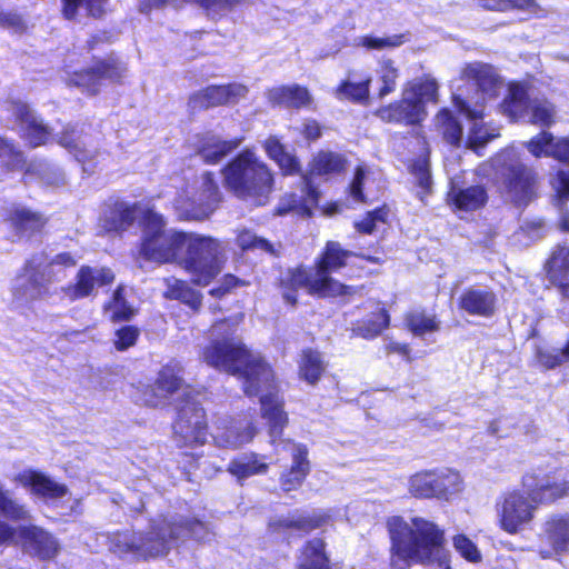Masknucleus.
Returning a JSON list of instances; mask_svg holds the SVG:
<instances>
[{
	"instance_id": "obj_7",
	"label": "nucleus",
	"mask_w": 569,
	"mask_h": 569,
	"mask_svg": "<svg viewBox=\"0 0 569 569\" xmlns=\"http://www.w3.org/2000/svg\"><path fill=\"white\" fill-rule=\"evenodd\" d=\"M173 517L152 520L146 532H117L110 537L109 549L122 556L133 555L138 559L158 558L168 555L170 548L179 540Z\"/></svg>"
},
{
	"instance_id": "obj_55",
	"label": "nucleus",
	"mask_w": 569,
	"mask_h": 569,
	"mask_svg": "<svg viewBox=\"0 0 569 569\" xmlns=\"http://www.w3.org/2000/svg\"><path fill=\"white\" fill-rule=\"evenodd\" d=\"M106 310L111 313L110 317L114 321L129 320L134 315L133 308L123 297L122 287H118L113 292L112 300L106 306Z\"/></svg>"
},
{
	"instance_id": "obj_39",
	"label": "nucleus",
	"mask_w": 569,
	"mask_h": 569,
	"mask_svg": "<svg viewBox=\"0 0 569 569\" xmlns=\"http://www.w3.org/2000/svg\"><path fill=\"white\" fill-rule=\"evenodd\" d=\"M264 150L269 158L277 162L284 174L299 172L300 167L297 158L287 152L283 144L276 137H270L266 140Z\"/></svg>"
},
{
	"instance_id": "obj_62",
	"label": "nucleus",
	"mask_w": 569,
	"mask_h": 569,
	"mask_svg": "<svg viewBox=\"0 0 569 569\" xmlns=\"http://www.w3.org/2000/svg\"><path fill=\"white\" fill-rule=\"evenodd\" d=\"M412 173L422 189L428 190L430 188L431 176L426 161H419L415 163Z\"/></svg>"
},
{
	"instance_id": "obj_35",
	"label": "nucleus",
	"mask_w": 569,
	"mask_h": 569,
	"mask_svg": "<svg viewBox=\"0 0 569 569\" xmlns=\"http://www.w3.org/2000/svg\"><path fill=\"white\" fill-rule=\"evenodd\" d=\"M241 139L221 140L219 137L209 134L204 137L198 154L201 159L209 163L214 164L223 159L228 153L239 147Z\"/></svg>"
},
{
	"instance_id": "obj_9",
	"label": "nucleus",
	"mask_w": 569,
	"mask_h": 569,
	"mask_svg": "<svg viewBox=\"0 0 569 569\" xmlns=\"http://www.w3.org/2000/svg\"><path fill=\"white\" fill-rule=\"evenodd\" d=\"M350 254L351 252L343 250L339 242L329 241L315 274L311 276L307 271L299 269L292 273V283L307 287L310 292L320 297L353 295L356 292L353 287L345 286L329 276V272L342 268Z\"/></svg>"
},
{
	"instance_id": "obj_10",
	"label": "nucleus",
	"mask_w": 569,
	"mask_h": 569,
	"mask_svg": "<svg viewBox=\"0 0 569 569\" xmlns=\"http://www.w3.org/2000/svg\"><path fill=\"white\" fill-rule=\"evenodd\" d=\"M493 167L501 179L507 197L517 206H527L536 196V174L526 167L511 148L493 159Z\"/></svg>"
},
{
	"instance_id": "obj_48",
	"label": "nucleus",
	"mask_w": 569,
	"mask_h": 569,
	"mask_svg": "<svg viewBox=\"0 0 569 569\" xmlns=\"http://www.w3.org/2000/svg\"><path fill=\"white\" fill-rule=\"evenodd\" d=\"M28 171L36 173L39 179L47 186L59 187L64 183L63 171L58 166L47 161H37L30 163Z\"/></svg>"
},
{
	"instance_id": "obj_15",
	"label": "nucleus",
	"mask_w": 569,
	"mask_h": 569,
	"mask_svg": "<svg viewBox=\"0 0 569 569\" xmlns=\"http://www.w3.org/2000/svg\"><path fill=\"white\" fill-rule=\"evenodd\" d=\"M114 274L109 268L82 266L76 276V282L62 288L63 296L70 301L94 295L100 287L110 284Z\"/></svg>"
},
{
	"instance_id": "obj_49",
	"label": "nucleus",
	"mask_w": 569,
	"mask_h": 569,
	"mask_svg": "<svg viewBox=\"0 0 569 569\" xmlns=\"http://www.w3.org/2000/svg\"><path fill=\"white\" fill-rule=\"evenodd\" d=\"M443 139L451 146H460L462 141L461 124L453 118L449 110H441L437 116Z\"/></svg>"
},
{
	"instance_id": "obj_44",
	"label": "nucleus",
	"mask_w": 569,
	"mask_h": 569,
	"mask_svg": "<svg viewBox=\"0 0 569 569\" xmlns=\"http://www.w3.org/2000/svg\"><path fill=\"white\" fill-rule=\"evenodd\" d=\"M325 371L321 355L313 350H305L299 363L300 377L310 385H315Z\"/></svg>"
},
{
	"instance_id": "obj_20",
	"label": "nucleus",
	"mask_w": 569,
	"mask_h": 569,
	"mask_svg": "<svg viewBox=\"0 0 569 569\" xmlns=\"http://www.w3.org/2000/svg\"><path fill=\"white\" fill-rule=\"evenodd\" d=\"M256 432L257 429L250 420L224 419L218 423L212 437L218 447L237 449L250 442Z\"/></svg>"
},
{
	"instance_id": "obj_23",
	"label": "nucleus",
	"mask_w": 569,
	"mask_h": 569,
	"mask_svg": "<svg viewBox=\"0 0 569 569\" xmlns=\"http://www.w3.org/2000/svg\"><path fill=\"white\" fill-rule=\"evenodd\" d=\"M412 92L403 90L400 101L380 108L377 116L386 122L413 124L421 121L425 116V107L412 99Z\"/></svg>"
},
{
	"instance_id": "obj_56",
	"label": "nucleus",
	"mask_w": 569,
	"mask_h": 569,
	"mask_svg": "<svg viewBox=\"0 0 569 569\" xmlns=\"http://www.w3.org/2000/svg\"><path fill=\"white\" fill-rule=\"evenodd\" d=\"M237 243L242 250H260L274 253L273 246L266 239L258 237L250 230H241L237 237Z\"/></svg>"
},
{
	"instance_id": "obj_21",
	"label": "nucleus",
	"mask_w": 569,
	"mask_h": 569,
	"mask_svg": "<svg viewBox=\"0 0 569 569\" xmlns=\"http://www.w3.org/2000/svg\"><path fill=\"white\" fill-rule=\"evenodd\" d=\"M248 93L246 86L231 83L227 86H211L190 97L189 106L192 109H207L224 103H234Z\"/></svg>"
},
{
	"instance_id": "obj_16",
	"label": "nucleus",
	"mask_w": 569,
	"mask_h": 569,
	"mask_svg": "<svg viewBox=\"0 0 569 569\" xmlns=\"http://www.w3.org/2000/svg\"><path fill=\"white\" fill-rule=\"evenodd\" d=\"M4 108L21 124L26 140L31 147L46 144L51 138L50 129L39 119L27 103L21 100L9 99Z\"/></svg>"
},
{
	"instance_id": "obj_33",
	"label": "nucleus",
	"mask_w": 569,
	"mask_h": 569,
	"mask_svg": "<svg viewBox=\"0 0 569 569\" xmlns=\"http://www.w3.org/2000/svg\"><path fill=\"white\" fill-rule=\"evenodd\" d=\"M370 82V76H361L359 71L351 70L348 78L337 88L336 97L356 102L365 101L369 97Z\"/></svg>"
},
{
	"instance_id": "obj_29",
	"label": "nucleus",
	"mask_w": 569,
	"mask_h": 569,
	"mask_svg": "<svg viewBox=\"0 0 569 569\" xmlns=\"http://www.w3.org/2000/svg\"><path fill=\"white\" fill-rule=\"evenodd\" d=\"M496 295L488 289H467L459 298L461 310L471 316L491 317L496 309Z\"/></svg>"
},
{
	"instance_id": "obj_11",
	"label": "nucleus",
	"mask_w": 569,
	"mask_h": 569,
	"mask_svg": "<svg viewBox=\"0 0 569 569\" xmlns=\"http://www.w3.org/2000/svg\"><path fill=\"white\" fill-rule=\"evenodd\" d=\"M221 199L219 187L210 172L202 174L199 187L187 189L173 202L181 220H203L208 218Z\"/></svg>"
},
{
	"instance_id": "obj_45",
	"label": "nucleus",
	"mask_w": 569,
	"mask_h": 569,
	"mask_svg": "<svg viewBox=\"0 0 569 569\" xmlns=\"http://www.w3.org/2000/svg\"><path fill=\"white\" fill-rule=\"evenodd\" d=\"M342 154L332 151L319 152L312 161L311 174H329L341 172L346 167Z\"/></svg>"
},
{
	"instance_id": "obj_1",
	"label": "nucleus",
	"mask_w": 569,
	"mask_h": 569,
	"mask_svg": "<svg viewBox=\"0 0 569 569\" xmlns=\"http://www.w3.org/2000/svg\"><path fill=\"white\" fill-rule=\"evenodd\" d=\"M242 320L243 315L237 313L214 322L211 327L212 341L203 349L201 358L212 368L238 376L247 396L260 397L262 417L269 423L271 442L274 445L288 420L282 409L283 400L269 363L259 353L250 352L234 336Z\"/></svg>"
},
{
	"instance_id": "obj_58",
	"label": "nucleus",
	"mask_w": 569,
	"mask_h": 569,
	"mask_svg": "<svg viewBox=\"0 0 569 569\" xmlns=\"http://www.w3.org/2000/svg\"><path fill=\"white\" fill-rule=\"evenodd\" d=\"M453 547L470 562H477L481 559V553L475 542L465 535H457L453 537Z\"/></svg>"
},
{
	"instance_id": "obj_17",
	"label": "nucleus",
	"mask_w": 569,
	"mask_h": 569,
	"mask_svg": "<svg viewBox=\"0 0 569 569\" xmlns=\"http://www.w3.org/2000/svg\"><path fill=\"white\" fill-rule=\"evenodd\" d=\"M127 71L126 63L111 59L91 69L76 72L70 79V84L82 88L88 94H96L102 80L118 81L126 77Z\"/></svg>"
},
{
	"instance_id": "obj_27",
	"label": "nucleus",
	"mask_w": 569,
	"mask_h": 569,
	"mask_svg": "<svg viewBox=\"0 0 569 569\" xmlns=\"http://www.w3.org/2000/svg\"><path fill=\"white\" fill-rule=\"evenodd\" d=\"M141 213L140 207L118 201L108 207L100 219L107 232H121L130 228Z\"/></svg>"
},
{
	"instance_id": "obj_19",
	"label": "nucleus",
	"mask_w": 569,
	"mask_h": 569,
	"mask_svg": "<svg viewBox=\"0 0 569 569\" xmlns=\"http://www.w3.org/2000/svg\"><path fill=\"white\" fill-rule=\"evenodd\" d=\"M19 539L28 555L41 560L53 559L60 551L58 540L38 526H20Z\"/></svg>"
},
{
	"instance_id": "obj_36",
	"label": "nucleus",
	"mask_w": 569,
	"mask_h": 569,
	"mask_svg": "<svg viewBox=\"0 0 569 569\" xmlns=\"http://www.w3.org/2000/svg\"><path fill=\"white\" fill-rule=\"evenodd\" d=\"M9 222L16 234L22 238L40 231L46 223V219L26 208H16L10 213Z\"/></svg>"
},
{
	"instance_id": "obj_30",
	"label": "nucleus",
	"mask_w": 569,
	"mask_h": 569,
	"mask_svg": "<svg viewBox=\"0 0 569 569\" xmlns=\"http://www.w3.org/2000/svg\"><path fill=\"white\" fill-rule=\"evenodd\" d=\"M487 191L482 186L458 188L452 186L448 192V201L456 211L468 212L480 209L487 202Z\"/></svg>"
},
{
	"instance_id": "obj_40",
	"label": "nucleus",
	"mask_w": 569,
	"mask_h": 569,
	"mask_svg": "<svg viewBox=\"0 0 569 569\" xmlns=\"http://www.w3.org/2000/svg\"><path fill=\"white\" fill-rule=\"evenodd\" d=\"M390 317L385 309L372 313L366 319L357 322L352 331L356 336L363 339H373L378 337L386 328H388Z\"/></svg>"
},
{
	"instance_id": "obj_37",
	"label": "nucleus",
	"mask_w": 569,
	"mask_h": 569,
	"mask_svg": "<svg viewBox=\"0 0 569 569\" xmlns=\"http://www.w3.org/2000/svg\"><path fill=\"white\" fill-rule=\"evenodd\" d=\"M298 569H329L322 539H312L305 546L298 557Z\"/></svg>"
},
{
	"instance_id": "obj_63",
	"label": "nucleus",
	"mask_w": 569,
	"mask_h": 569,
	"mask_svg": "<svg viewBox=\"0 0 569 569\" xmlns=\"http://www.w3.org/2000/svg\"><path fill=\"white\" fill-rule=\"evenodd\" d=\"M167 284V291L164 292V296L169 299H178L181 297V293L189 287V284L186 281L176 279V278H168L164 280Z\"/></svg>"
},
{
	"instance_id": "obj_4",
	"label": "nucleus",
	"mask_w": 569,
	"mask_h": 569,
	"mask_svg": "<svg viewBox=\"0 0 569 569\" xmlns=\"http://www.w3.org/2000/svg\"><path fill=\"white\" fill-rule=\"evenodd\" d=\"M461 79L473 90L465 94L462 91L453 94V104L460 114L473 121L466 146L471 149L485 146L490 139L482 134L478 121L483 118L487 100L495 98L501 87L495 68L482 62L467 64L461 71Z\"/></svg>"
},
{
	"instance_id": "obj_5",
	"label": "nucleus",
	"mask_w": 569,
	"mask_h": 569,
	"mask_svg": "<svg viewBox=\"0 0 569 569\" xmlns=\"http://www.w3.org/2000/svg\"><path fill=\"white\" fill-rule=\"evenodd\" d=\"M387 525L392 550L401 559L416 562L437 560L443 565V532L433 522L412 518L409 525L401 517H391Z\"/></svg>"
},
{
	"instance_id": "obj_18",
	"label": "nucleus",
	"mask_w": 569,
	"mask_h": 569,
	"mask_svg": "<svg viewBox=\"0 0 569 569\" xmlns=\"http://www.w3.org/2000/svg\"><path fill=\"white\" fill-rule=\"evenodd\" d=\"M79 162L86 163L98 153V140L83 126H67L57 138Z\"/></svg>"
},
{
	"instance_id": "obj_12",
	"label": "nucleus",
	"mask_w": 569,
	"mask_h": 569,
	"mask_svg": "<svg viewBox=\"0 0 569 569\" xmlns=\"http://www.w3.org/2000/svg\"><path fill=\"white\" fill-rule=\"evenodd\" d=\"M186 399L177 405V420L173 425L174 441L179 447L203 445L207 440V419L200 401L184 392Z\"/></svg>"
},
{
	"instance_id": "obj_54",
	"label": "nucleus",
	"mask_w": 569,
	"mask_h": 569,
	"mask_svg": "<svg viewBox=\"0 0 569 569\" xmlns=\"http://www.w3.org/2000/svg\"><path fill=\"white\" fill-rule=\"evenodd\" d=\"M408 328L416 336H423L427 332L437 331L439 326L433 316H428L425 312L415 311L406 318Z\"/></svg>"
},
{
	"instance_id": "obj_24",
	"label": "nucleus",
	"mask_w": 569,
	"mask_h": 569,
	"mask_svg": "<svg viewBox=\"0 0 569 569\" xmlns=\"http://www.w3.org/2000/svg\"><path fill=\"white\" fill-rule=\"evenodd\" d=\"M528 151L536 158L551 157L562 163H569V136L555 139L548 131H542L526 143Z\"/></svg>"
},
{
	"instance_id": "obj_2",
	"label": "nucleus",
	"mask_w": 569,
	"mask_h": 569,
	"mask_svg": "<svg viewBox=\"0 0 569 569\" xmlns=\"http://www.w3.org/2000/svg\"><path fill=\"white\" fill-rule=\"evenodd\" d=\"M142 223L140 254L147 260L176 262L198 286H208L222 271L224 247L219 240L166 229L163 217L150 209L143 213Z\"/></svg>"
},
{
	"instance_id": "obj_61",
	"label": "nucleus",
	"mask_w": 569,
	"mask_h": 569,
	"mask_svg": "<svg viewBox=\"0 0 569 569\" xmlns=\"http://www.w3.org/2000/svg\"><path fill=\"white\" fill-rule=\"evenodd\" d=\"M366 176H367V171H366L365 167L359 166L356 169L353 179L350 183V187H349L350 196L357 202L366 201V197L362 191V186H363Z\"/></svg>"
},
{
	"instance_id": "obj_50",
	"label": "nucleus",
	"mask_w": 569,
	"mask_h": 569,
	"mask_svg": "<svg viewBox=\"0 0 569 569\" xmlns=\"http://www.w3.org/2000/svg\"><path fill=\"white\" fill-rule=\"evenodd\" d=\"M406 92H412L416 101H419L425 107L426 101H436L438 94L437 81L427 76L415 81L409 88L405 89Z\"/></svg>"
},
{
	"instance_id": "obj_46",
	"label": "nucleus",
	"mask_w": 569,
	"mask_h": 569,
	"mask_svg": "<svg viewBox=\"0 0 569 569\" xmlns=\"http://www.w3.org/2000/svg\"><path fill=\"white\" fill-rule=\"evenodd\" d=\"M0 516L12 521H29V510L12 497V493L0 486Z\"/></svg>"
},
{
	"instance_id": "obj_42",
	"label": "nucleus",
	"mask_w": 569,
	"mask_h": 569,
	"mask_svg": "<svg viewBox=\"0 0 569 569\" xmlns=\"http://www.w3.org/2000/svg\"><path fill=\"white\" fill-rule=\"evenodd\" d=\"M26 164L23 152L13 142L0 137V172L20 171Z\"/></svg>"
},
{
	"instance_id": "obj_8",
	"label": "nucleus",
	"mask_w": 569,
	"mask_h": 569,
	"mask_svg": "<svg viewBox=\"0 0 569 569\" xmlns=\"http://www.w3.org/2000/svg\"><path fill=\"white\" fill-rule=\"evenodd\" d=\"M74 264V258L68 252L57 254L51 260L43 252L33 254L12 281L13 303L22 307L41 299L48 293V284L60 279L57 267Z\"/></svg>"
},
{
	"instance_id": "obj_34",
	"label": "nucleus",
	"mask_w": 569,
	"mask_h": 569,
	"mask_svg": "<svg viewBox=\"0 0 569 569\" xmlns=\"http://www.w3.org/2000/svg\"><path fill=\"white\" fill-rule=\"evenodd\" d=\"M62 13L68 20L80 21L82 17L101 18L108 0H62Z\"/></svg>"
},
{
	"instance_id": "obj_32",
	"label": "nucleus",
	"mask_w": 569,
	"mask_h": 569,
	"mask_svg": "<svg viewBox=\"0 0 569 569\" xmlns=\"http://www.w3.org/2000/svg\"><path fill=\"white\" fill-rule=\"evenodd\" d=\"M546 267L551 282L557 284L562 295L569 298V247H560L555 250Z\"/></svg>"
},
{
	"instance_id": "obj_28",
	"label": "nucleus",
	"mask_w": 569,
	"mask_h": 569,
	"mask_svg": "<svg viewBox=\"0 0 569 569\" xmlns=\"http://www.w3.org/2000/svg\"><path fill=\"white\" fill-rule=\"evenodd\" d=\"M266 98L272 106L284 108H308L313 99L306 87L299 84L278 86L266 92Z\"/></svg>"
},
{
	"instance_id": "obj_13",
	"label": "nucleus",
	"mask_w": 569,
	"mask_h": 569,
	"mask_svg": "<svg viewBox=\"0 0 569 569\" xmlns=\"http://www.w3.org/2000/svg\"><path fill=\"white\" fill-rule=\"evenodd\" d=\"M503 111L511 119H519L526 112L529 121L540 127H551L556 122V108L545 98L529 99L521 84H511L509 96L503 101Z\"/></svg>"
},
{
	"instance_id": "obj_14",
	"label": "nucleus",
	"mask_w": 569,
	"mask_h": 569,
	"mask_svg": "<svg viewBox=\"0 0 569 569\" xmlns=\"http://www.w3.org/2000/svg\"><path fill=\"white\" fill-rule=\"evenodd\" d=\"M181 368L178 363L164 366L158 373L153 385L147 386L143 391V401L147 406L158 407L164 405L168 399L181 391V399H186L184 392L192 395L189 387H183L180 377Z\"/></svg>"
},
{
	"instance_id": "obj_41",
	"label": "nucleus",
	"mask_w": 569,
	"mask_h": 569,
	"mask_svg": "<svg viewBox=\"0 0 569 569\" xmlns=\"http://www.w3.org/2000/svg\"><path fill=\"white\" fill-rule=\"evenodd\" d=\"M409 491L418 498H438L442 489L438 487L433 471L418 472L409 480Z\"/></svg>"
},
{
	"instance_id": "obj_43",
	"label": "nucleus",
	"mask_w": 569,
	"mask_h": 569,
	"mask_svg": "<svg viewBox=\"0 0 569 569\" xmlns=\"http://www.w3.org/2000/svg\"><path fill=\"white\" fill-rule=\"evenodd\" d=\"M376 77L379 86L378 96L382 99L396 90L399 70L391 59H381L376 69Z\"/></svg>"
},
{
	"instance_id": "obj_22",
	"label": "nucleus",
	"mask_w": 569,
	"mask_h": 569,
	"mask_svg": "<svg viewBox=\"0 0 569 569\" xmlns=\"http://www.w3.org/2000/svg\"><path fill=\"white\" fill-rule=\"evenodd\" d=\"M541 538L552 550L540 551L542 558H550L552 552L569 551V513H551L542 523Z\"/></svg>"
},
{
	"instance_id": "obj_47",
	"label": "nucleus",
	"mask_w": 569,
	"mask_h": 569,
	"mask_svg": "<svg viewBox=\"0 0 569 569\" xmlns=\"http://www.w3.org/2000/svg\"><path fill=\"white\" fill-rule=\"evenodd\" d=\"M174 527L179 532V540L192 537L198 541L210 540V530L208 526L199 520H188L182 516H172Z\"/></svg>"
},
{
	"instance_id": "obj_6",
	"label": "nucleus",
	"mask_w": 569,
	"mask_h": 569,
	"mask_svg": "<svg viewBox=\"0 0 569 569\" xmlns=\"http://www.w3.org/2000/svg\"><path fill=\"white\" fill-rule=\"evenodd\" d=\"M223 181L237 198L253 206H264L273 190V174L250 150L240 152L223 169Z\"/></svg>"
},
{
	"instance_id": "obj_25",
	"label": "nucleus",
	"mask_w": 569,
	"mask_h": 569,
	"mask_svg": "<svg viewBox=\"0 0 569 569\" xmlns=\"http://www.w3.org/2000/svg\"><path fill=\"white\" fill-rule=\"evenodd\" d=\"M14 481L23 487H30L34 495L44 499H59L68 492V488L64 485L36 470H24L18 473L14 477Z\"/></svg>"
},
{
	"instance_id": "obj_52",
	"label": "nucleus",
	"mask_w": 569,
	"mask_h": 569,
	"mask_svg": "<svg viewBox=\"0 0 569 569\" xmlns=\"http://www.w3.org/2000/svg\"><path fill=\"white\" fill-rule=\"evenodd\" d=\"M478 3L485 9L497 11L518 9L537 13L539 9L535 0H478Z\"/></svg>"
},
{
	"instance_id": "obj_38",
	"label": "nucleus",
	"mask_w": 569,
	"mask_h": 569,
	"mask_svg": "<svg viewBox=\"0 0 569 569\" xmlns=\"http://www.w3.org/2000/svg\"><path fill=\"white\" fill-rule=\"evenodd\" d=\"M327 520L328 518L323 515L305 516L302 513H292L287 517H281L274 522H270V526L273 527L274 530L284 528L309 532L323 526Z\"/></svg>"
},
{
	"instance_id": "obj_3",
	"label": "nucleus",
	"mask_w": 569,
	"mask_h": 569,
	"mask_svg": "<svg viewBox=\"0 0 569 569\" xmlns=\"http://www.w3.org/2000/svg\"><path fill=\"white\" fill-rule=\"evenodd\" d=\"M522 483L527 495L508 492L496 505L500 527L510 535L523 530L533 520L538 505L552 503L569 495V481L557 473L529 472Z\"/></svg>"
},
{
	"instance_id": "obj_59",
	"label": "nucleus",
	"mask_w": 569,
	"mask_h": 569,
	"mask_svg": "<svg viewBox=\"0 0 569 569\" xmlns=\"http://www.w3.org/2000/svg\"><path fill=\"white\" fill-rule=\"evenodd\" d=\"M0 27L13 33L23 32L27 28L26 20L17 10L0 9Z\"/></svg>"
},
{
	"instance_id": "obj_53",
	"label": "nucleus",
	"mask_w": 569,
	"mask_h": 569,
	"mask_svg": "<svg viewBox=\"0 0 569 569\" xmlns=\"http://www.w3.org/2000/svg\"><path fill=\"white\" fill-rule=\"evenodd\" d=\"M357 46H361L368 50H383L396 48L405 42L403 34H392L387 37L362 36L357 38Z\"/></svg>"
},
{
	"instance_id": "obj_57",
	"label": "nucleus",
	"mask_w": 569,
	"mask_h": 569,
	"mask_svg": "<svg viewBox=\"0 0 569 569\" xmlns=\"http://www.w3.org/2000/svg\"><path fill=\"white\" fill-rule=\"evenodd\" d=\"M388 211L385 208H379L367 213V216L355 223L356 229L361 233L371 234L378 229L380 223H385Z\"/></svg>"
},
{
	"instance_id": "obj_26",
	"label": "nucleus",
	"mask_w": 569,
	"mask_h": 569,
	"mask_svg": "<svg viewBox=\"0 0 569 569\" xmlns=\"http://www.w3.org/2000/svg\"><path fill=\"white\" fill-rule=\"evenodd\" d=\"M288 446L291 456H292V465L289 471L283 472L280 478L281 488L284 491H291L299 488L307 475L310 471V463L308 460V450L307 447L301 443H291L290 441L286 442Z\"/></svg>"
},
{
	"instance_id": "obj_64",
	"label": "nucleus",
	"mask_w": 569,
	"mask_h": 569,
	"mask_svg": "<svg viewBox=\"0 0 569 569\" xmlns=\"http://www.w3.org/2000/svg\"><path fill=\"white\" fill-rule=\"evenodd\" d=\"M239 284V279L232 274H226L222 279V283L210 290V295L213 297H222L229 292L230 289Z\"/></svg>"
},
{
	"instance_id": "obj_51",
	"label": "nucleus",
	"mask_w": 569,
	"mask_h": 569,
	"mask_svg": "<svg viewBox=\"0 0 569 569\" xmlns=\"http://www.w3.org/2000/svg\"><path fill=\"white\" fill-rule=\"evenodd\" d=\"M435 477H437L438 487L442 489V493H439L438 499L448 500L450 496L458 493L462 488V480L457 471L451 469L436 470Z\"/></svg>"
},
{
	"instance_id": "obj_60",
	"label": "nucleus",
	"mask_w": 569,
	"mask_h": 569,
	"mask_svg": "<svg viewBox=\"0 0 569 569\" xmlns=\"http://www.w3.org/2000/svg\"><path fill=\"white\" fill-rule=\"evenodd\" d=\"M140 332L138 328L133 326H123L116 331L114 347L119 351L127 350L132 347Z\"/></svg>"
},
{
	"instance_id": "obj_31",
	"label": "nucleus",
	"mask_w": 569,
	"mask_h": 569,
	"mask_svg": "<svg viewBox=\"0 0 569 569\" xmlns=\"http://www.w3.org/2000/svg\"><path fill=\"white\" fill-rule=\"evenodd\" d=\"M269 470V463L264 461V456L256 452L243 453L230 461L228 471L237 478L239 482L257 475H266Z\"/></svg>"
}]
</instances>
